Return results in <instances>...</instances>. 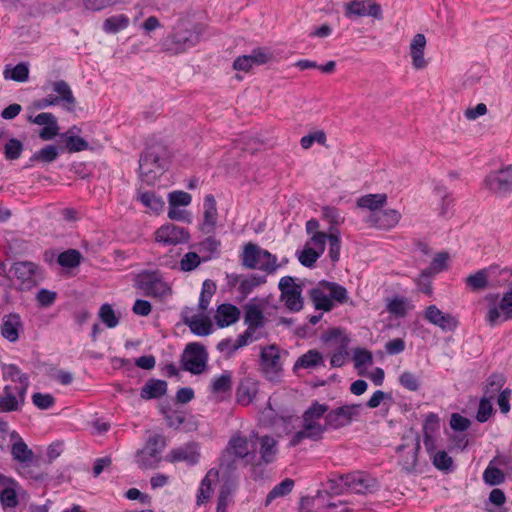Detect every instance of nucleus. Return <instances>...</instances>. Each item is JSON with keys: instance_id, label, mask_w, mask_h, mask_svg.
Instances as JSON below:
<instances>
[{"instance_id": "1", "label": "nucleus", "mask_w": 512, "mask_h": 512, "mask_svg": "<svg viewBox=\"0 0 512 512\" xmlns=\"http://www.w3.org/2000/svg\"><path fill=\"white\" fill-rule=\"evenodd\" d=\"M202 28L189 19H178L171 32L160 42V50L170 56H177L195 47L201 40Z\"/></svg>"}, {"instance_id": "2", "label": "nucleus", "mask_w": 512, "mask_h": 512, "mask_svg": "<svg viewBox=\"0 0 512 512\" xmlns=\"http://www.w3.org/2000/svg\"><path fill=\"white\" fill-rule=\"evenodd\" d=\"M258 435L252 432L249 436L237 431L233 433L220 457V466L227 470H235L236 461L241 460L245 465L255 464L257 458Z\"/></svg>"}, {"instance_id": "3", "label": "nucleus", "mask_w": 512, "mask_h": 512, "mask_svg": "<svg viewBox=\"0 0 512 512\" xmlns=\"http://www.w3.org/2000/svg\"><path fill=\"white\" fill-rule=\"evenodd\" d=\"M240 258L245 268L258 269L267 274H273L280 266L275 255L251 242L244 245Z\"/></svg>"}, {"instance_id": "4", "label": "nucleus", "mask_w": 512, "mask_h": 512, "mask_svg": "<svg viewBox=\"0 0 512 512\" xmlns=\"http://www.w3.org/2000/svg\"><path fill=\"white\" fill-rule=\"evenodd\" d=\"M165 167L164 149L159 145L147 148L139 159L140 177L148 185L163 174Z\"/></svg>"}, {"instance_id": "5", "label": "nucleus", "mask_w": 512, "mask_h": 512, "mask_svg": "<svg viewBox=\"0 0 512 512\" xmlns=\"http://www.w3.org/2000/svg\"><path fill=\"white\" fill-rule=\"evenodd\" d=\"M420 437L417 433L409 432L402 438V443L397 447L398 465L406 474H415L419 472V451Z\"/></svg>"}, {"instance_id": "6", "label": "nucleus", "mask_w": 512, "mask_h": 512, "mask_svg": "<svg viewBox=\"0 0 512 512\" xmlns=\"http://www.w3.org/2000/svg\"><path fill=\"white\" fill-rule=\"evenodd\" d=\"M9 273L17 282L21 291H28L37 285L41 278L39 267L30 261H18L12 264Z\"/></svg>"}, {"instance_id": "7", "label": "nucleus", "mask_w": 512, "mask_h": 512, "mask_svg": "<svg viewBox=\"0 0 512 512\" xmlns=\"http://www.w3.org/2000/svg\"><path fill=\"white\" fill-rule=\"evenodd\" d=\"M137 287L144 295L149 297L163 298L171 294L170 286L156 272H142L136 279Z\"/></svg>"}, {"instance_id": "8", "label": "nucleus", "mask_w": 512, "mask_h": 512, "mask_svg": "<svg viewBox=\"0 0 512 512\" xmlns=\"http://www.w3.org/2000/svg\"><path fill=\"white\" fill-rule=\"evenodd\" d=\"M280 299L291 312H299L303 308L302 286L295 283L291 276H284L278 283Z\"/></svg>"}, {"instance_id": "9", "label": "nucleus", "mask_w": 512, "mask_h": 512, "mask_svg": "<svg viewBox=\"0 0 512 512\" xmlns=\"http://www.w3.org/2000/svg\"><path fill=\"white\" fill-rule=\"evenodd\" d=\"M260 365L262 372L269 381L277 382L280 380L283 366L280 349L275 344L261 349Z\"/></svg>"}, {"instance_id": "10", "label": "nucleus", "mask_w": 512, "mask_h": 512, "mask_svg": "<svg viewBox=\"0 0 512 512\" xmlns=\"http://www.w3.org/2000/svg\"><path fill=\"white\" fill-rule=\"evenodd\" d=\"M483 185L497 196H506L512 192V165L490 172Z\"/></svg>"}, {"instance_id": "11", "label": "nucleus", "mask_w": 512, "mask_h": 512, "mask_svg": "<svg viewBox=\"0 0 512 512\" xmlns=\"http://www.w3.org/2000/svg\"><path fill=\"white\" fill-rule=\"evenodd\" d=\"M208 354L200 343H190L186 346L182 355V365L185 371L192 374H201L207 366Z\"/></svg>"}, {"instance_id": "12", "label": "nucleus", "mask_w": 512, "mask_h": 512, "mask_svg": "<svg viewBox=\"0 0 512 512\" xmlns=\"http://www.w3.org/2000/svg\"><path fill=\"white\" fill-rule=\"evenodd\" d=\"M361 409V404H351L331 410L325 416L326 426L331 429H339L348 426L353 420L359 417Z\"/></svg>"}, {"instance_id": "13", "label": "nucleus", "mask_w": 512, "mask_h": 512, "mask_svg": "<svg viewBox=\"0 0 512 512\" xmlns=\"http://www.w3.org/2000/svg\"><path fill=\"white\" fill-rule=\"evenodd\" d=\"M344 15L349 19L370 16L383 19L382 7L374 0H352L344 5Z\"/></svg>"}, {"instance_id": "14", "label": "nucleus", "mask_w": 512, "mask_h": 512, "mask_svg": "<svg viewBox=\"0 0 512 512\" xmlns=\"http://www.w3.org/2000/svg\"><path fill=\"white\" fill-rule=\"evenodd\" d=\"M166 446V440L162 435H153L149 437L145 448L138 453L139 466L142 468H151L159 462L158 455Z\"/></svg>"}, {"instance_id": "15", "label": "nucleus", "mask_w": 512, "mask_h": 512, "mask_svg": "<svg viewBox=\"0 0 512 512\" xmlns=\"http://www.w3.org/2000/svg\"><path fill=\"white\" fill-rule=\"evenodd\" d=\"M189 232L174 224H166L158 228L155 232V240L164 245H177L189 240Z\"/></svg>"}, {"instance_id": "16", "label": "nucleus", "mask_w": 512, "mask_h": 512, "mask_svg": "<svg viewBox=\"0 0 512 512\" xmlns=\"http://www.w3.org/2000/svg\"><path fill=\"white\" fill-rule=\"evenodd\" d=\"M427 40L424 34L417 33L413 36L409 44V56L411 65L415 70H423L427 68L429 62L425 57V49Z\"/></svg>"}, {"instance_id": "17", "label": "nucleus", "mask_w": 512, "mask_h": 512, "mask_svg": "<svg viewBox=\"0 0 512 512\" xmlns=\"http://www.w3.org/2000/svg\"><path fill=\"white\" fill-rule=\"evenodd\" d=\"M424 319L443 331H452L457 327V320L448 313H443L436 305H429L424 311Z\"/></svg>"}, {"instance_id": "18", "label": "nucleus", "mask_w": 512, "mask_h": 512, "mask_svg": "<svg viewBox=\"0 0 512 512\" xmlns=\"http://www.w3.org/2000/svg\"><path fill=\"white\" fill-rule=\"evenodd\" d=\"M328 427L325 425H321L316 421H307V419L303 418V427L301 430L296 432L291 441V446H296L301 443L304 439H311L313 441H318L322 439L324 432Z\"/></svg>"}, {"instance_id": "19", "label": "nucleus", "mask_w": 512, "mask_h": 512, "mask_svg": "<svg viewBox=\"0 0 512 512\" xmlns=\"http://www.w3.org/2000/svg\"><path fill=\"white\" fill-rule=\"evenodd\" d=\"M341 479L344 480L345 485L351 491L359 494L371 492L377 487V482L374 478L361 472L346 475L341 477Z\"/></svg>"}, {"instance_id": "20", "label": "nucleus", "mask_w": 512, "mask_h": 512, "mask_svg": "<svg viewBox=\"0 0 512 512\" xmlns=\"http://www.w3.org/2000/svg\"><path fill=\"white\" fill-rule=\"evenodd\" d=\"M339 339V344L333 351L330 357V365L333 368H339L345 365L348 358V345L350 340L347 336L343 335L342 332L338 329H333L327 340Z\"/></svg>"}, {"instance_id": "21", "label": "nucleus", "mask_w": 512, "mask_h": 512, "mask_svg": "<svg viewBox=\"0 0 512 512\" xmlns=\"http://www.w3.org/2000/svg\"><path fill=\"white\" fill-rule=\"evenodd\" d=\"M325 366V358L323 353L317 349H310L300 355L293 365V371L297 373L299 370H316Z\"/></svg>"}, {"instance_id": "22", "label": "nucleus", "mask_w": 512, "mask_h": 512, "mask_svg": "<svg viewBox=\"0 0 512 512\" xmlns=\"http://www.w3.org/2000/svg\"><path fill=\"white\" fill-rule=\"evenodd\" d=\"M25 396L17 394L16 388L11 385H6L0 396V410L2 412L17 411L25 401Z\"/></svg>"}, {"instance_id": "23", "label": "nucleus", "mask_w": 512, "mask_h": 512, "mask_svg": "<svg viewBox=\"0 0 512 512\" xmlns=\"http://www.w3.org/2000/svg\"><path fill=\"white\" fill-rule=\"evenodd\" d=\"M3 378L12 382H18L19 387H15L17 394L21 396L26 395L29 387V377L27 374L22 373L20 368L15 364H4L2 366Z\"/></svg>"}, {"instance_id": "24", "label": "nucleus", "mask_w": 512, "mask_h": 512, "mask_svg": "<svg viewBox=\"0 0 512 512\" xmlns=\"http://www.w3.org/2000/svg\"><path fill=\"white\" fill-rule=\"evenodd\" d=\"M52 90L56 94L54 98L58 101V105L62 104L68 111H72L76 104L71 87L64 80L55 81L52 84Z\"/></svg>"}, {"instance_id": "25", "label": "nucleus", "mask_w": 512, "mask_h": 512, "mask_svg": "<svg viewBox=\"0 0 512 512\" xmlns=\"http://www.w3.org/2000/svg\"><path fill=\"white\" fill-rule=\"evenodd\" d=\"M258 392V381L250 376L243 378L237 388L236 398L238 403L246 406L255 398Z\"/></svg>"}, {"instance_id": "26", "label": "nucleus", "mask_w": 512, "mask_h": 512, "mask_svg": "<svg viewBox=\"0 0 512 512\" xmlns=\"http://www.w3.org/2000/svg\"><path fill=\"white\" fill-rule=\"evenodd\" d=\"M22 329L21 317L17 313L5 315L2 319L1 334L10 342H16Z\"/></svg>"}, {"instance_id": "27", "label": "nucleus", "mask_w": 512, "mask_h": 512, "mask_svg": "<svg viewBox=\"0 0 512 512\" xmlns=\"http://www.w3.org/2000/svg\"><path fill=\"white\" fill-rule=\"evenodd\" d=\"M240 310L235 305L224 303L218 306L215 320L219 327H227L234 324L240 318Z\"/></svg>"}, {"instance_id": "28", "label": "nucleus", "mask_w": 512, "mask_h": 512, "mask_svg": "<svg viewBox=\"0 0 512 512\" xmlns=\"http://www.w3.org/2000/svg\"><path fill=\"white\" fill-rule=\"evenodd\" d=\"M11 439L15 440L11 447V454L13 459L20 463H31L34 459L33 451L27 446V444L16 432L11 433Z\"/></svg>"}, {"instance_id": "29", "label": "nucleus", "mask_w": 512, "mask_h": 512, "mask_svg": "<svg viewBox=\"0 0 512 512\" xmlns=\"http://www.w3.org/2000/svg\"><path fill=\"white\" fill-rule=\"evenodd\" d=\"M200 454L195 446L187 445L172 450L166 457L169 462H186L189 465H195L199 461Z\"/></svg>"}, {"instance_id": "30", "label": "nucleus", "mask_w": 512, "mask_h": 512, "mask_svg": "<svg viewBox=\"0 0 512 512\" xmlns=\"http://www.w3.org/2000/svg\"><path fill=\"white\" fill-rule=\"evenodd\" d=\"M414 306L410 300L403 296H393L386 299V310L396 318H405Z\"/></svg>"}, {"instance_id": "31", "label": "nucleus", "mask_w": 512, "mask_h": 512, "mask_svg": "<svg viewBox=\"0 0 512 512\" xmlns=\"http://www.w3.org/2000/svg\"><path fill=\"white\" fill-rule=\"evenodd\" d=\"M370 219L378 228L390 229L399 223L401 214L395 209H387L373 213Z\"/></svg>"}, {"instance_id": "32", "label": "nucleus", "mask_w": 512, "mask_h": 512, "mask_svg": "<svg viewBox=\"0 0 512 512\" xmlns=\"http://www.w3.org/2000/svg\"><path fill=\"white\" fill-rule=\"evenodd\" d=\"M217 215L216 200L213 195L209 194L204 199L203 231L209 233L214 229L217 222Z\"/></svg>"}, {"instance_id": "33", "label": "nucleus", "mask_w": 512, "mask_h": 512, "mask_svg": "<svg viewBox=\"0 0 512 512\" xmlns=\"http://www.w3.org/2000/svg\"><path fill=\"white\" fill-rule=\"evenodd\" d=\"M327 290L322 287L321 282L318 287L310 290L311 300L317 310L330 311L334 307V303L330 298V294H327Z\"/></svg>"}, {"instance_id": "34", "label": "nucleus", "mask_w": 512, "mask_h": 512, "mask_svg": "<svg viewBox=\"0 0 512 512\" xmlns=\"http://www.w3.org/2000/svg\"><path fill=\"white\" fill-rule=\"evenodd\" d=\"M167 391V383L164 380L149 379L141 388L140 396L143 399H153L163 396Z\"/></svg>"}, {"instance_id": "35", "label": "nucleus", "mask_w": 512, "mask_h": 512, "mask_svg": "<svg viewBox=\"0 0 512 512\" xmlns=\"http://www.w3.org/2000/svg\"><path fill=\"white\" fill-rule=\"evenodd\" d=\"M244 323L247 326L264 327L265 316L260 305L248 303L244 306Z\"/></svg>"}, {"instance_id": "36", "label": "nucleus", "mask_w": 512, "mask_h": 512, "mask_svg": "<svg viewBox=\"0 0 512 512\" xmlns=\"http://www.w3.org/2000/svg\"><path fill=\"white\" fill-rule=\"evenodd\" d=\"M218 478V471L210 469L200 483L197 494V505L206 503L212 494V481Z\"/></svg>"}, {"instance_id": "37", "label": "nucleus", "mask_w": 512, "mask_h": 512, "mask_svg": "<svg viewBox=\"0 0 512 512\" xmlns=\"http://www.w3.org/2000/svg\"><path fill=\"white\" fill-rule=\"evenodd\" d=\"M261 461L265 464L272 463L277 454V441L271 436H263L260 439Z\"/></svg>"}, {"instance_id": "38", "label": "nucleus", "mask_w": 512, "mask_h": 512, "mask_svg": "<svg viewBox=\"0 0 512 512\" xmlns=\"http://www.w3.org/2000/svg\"><path fill=\"white\" fill-rule=\"evenodd\" d=\"M3 77L6 80H13L15 82H26L29 79V66L24 62H21L14 67L6 65L3 71Z\"/></svg>"}, {"instance_id": "39", "label": "nucleus", "mask_w": 512, "mask_h": 512, "mask_svg": "<svg viewBox=\"0 0 512 512\" xmlns=\"http://www.w3.org/2000/svg\"><path fill=\"white\" fill-rule=\"evenodd\" d=\"M386 201V194H368L358 199L357 206L376 213L377 210L386 204Z\"/></svg>"}, {"instance_id": "40", "label": "nucleus", "mask_w": 512, "mask_h": 512, "mask_svg": "<svg viewBox=\"0 0 512 512\" xmlns=\"http://www.w3.org/2000/svg\"><path fill=\"white\" fill-rule=\"evenodd\" d=\"M235 491V484L226 481L221 485L217 498L216 512H226L227 507L232 503V495Z\"/></svg>"}, {"instance_id": "41", "label": "nucleus", "mask_w": 512, "mask_h": 512, "mask_svg": "<svg viewBox=\"0 0 512 512\" xmlns=\"http://www.w3.org/2000/svg\"><path fill=\"white\" fill-rule=\"evenodd\" d=\"M129 17L125 14L113 15L103 22V30L106 33L115 34L129 26Z\"/></svg>"}, {"instance_id": "42", "label": "nucleus", "mask_w": 512, "mask_h": 512, "mask_svg": "<svg viewBox=\"0 0 512 512\" xmlns=\"http://www.w3.org/2000/svg\"><path fill=\"white\" fill-rule=\"evenodd\" d=\"M184 323L198 336H207L212 332V324L208 319L193 316L191 318H185Z\"/></svg>"}, {"instance_id": "43", "label": "nucleus", "mask_w": 512, "mask_h": 512, "mask_svg": "<svg viewBox=\"0 0 512 512\" xmlns=\"http://www.w3.org/2000/svg\"><path fill=\"white\" fill-rule=\"evenodd\" d=\"M505 384V377L502 374H492L486 382L484 396L488 399H494L495 396L502 391Z\"/></svg>"}, {"instance_id": "44", "label": "nucleus", "mask_w": 512, "mask_h": 512, "mask_svg": "<svg viewBox=\"0 0 512 512\" xmlns=\"http://www.w3.org/2000/svg\"><path fill=\"white\" fill-rule=\"evenodd\" d=\"M495 460L496 457L490 462V464L483 473L484 481L491 486L500 485L505 481L504 472L499 468L493 466L494 463H497V461Z\"/></svg>"}, {"instance_id": "45", "label": "nucleus", "mask_w": 512, "mask_h": 512, "mask_svg": "<svg viewBox=\"0 0 512 512\" xmlns=\"http://www.w3.org/2000/svg\"><path fill=\"white\" fill-rule=\"evenodd\" d=\"M294 487V481L290 478L284 479L277 484L267 495L266 505H269L274 499L288 495Z\"/></svg>"}, {"instance_id": "46", "label": "nucleus", "mask_w": 512, "mask_h": 512, "mask_svg": "<svg viewBox=\"0 0 512 512\" xmlns=\"http://www.w3.org/2000/svg\"><path fill=\"white\" fill-rule=\"evenodd\" d=\"M59 155V149L54 145H48L44 148L40 149L36 153H34L30 161L31 162H41V163H51L57 159Z\"/></svg>"}, {"instance_id": "47", "label": "nucleus", "mask_w": 512, "mask_h": 512, "mask_svg": "<svg viewBox=\"0 0 512 512\" xmlns=\"http://www.w3.org/2000/svg\"><path fill=\"white\" fill-rule=\"evenodd\" d=\"M215 291L216 284L212 280L207 279L203 282L202 290L199 297V310H201L202 312L207 310Z\"/></svg>"}, {"instance_id": "48", "label": "nucleus", "mask_w": 512, "mask_h": 512, "mask_svg": "<svg viewBox=\"0 0 512 512\" xmlns=\"http://www.w3.org/2000/svg\"><path fill=\"white\" fill-rule=\"evenodd\" d=\"M321 285L328 291L332 301L335 300L339 303H344L347 301V290L343 286L328 281H322Z\"/></svg>"}, {"instance_id": "49", "label": "nucleus", "mask_w": 512, "mask_h": 512, "mask_svg": "<svg viewBox=\"0 0 512 512\" xmlns=\"http://www.w3.org/2000/svg\"><path fill=\"white\" fill-rule=\"evenodd\" d=\"M232 387V376L230 372L225 371L212 380L211 389L213 393L229 392Z\"/></svg>"}, {"instance_id": "50", "label": "nucleus", "mask_w": 512, "mask_h": 512, "mask_svg": "<svg viewBox=\"0 0 512 512\" xmlns=\"http://www.w3.org/2000/svg\"><path fill=\"white\" fill-rule=\"evenodd\" d=\"M138 199L144 206L156 213L160 212L165 204L161 197L151 192L141 193Z\"/></svg>"}, {"instance_id": "51", "label": "nucleus", "mask_w": 512, "mask_h": 512, "mask_svg": "<svg viewBox=\"0 0 512 512\" xmlns=\"http://www.w3.org/2000/svg\"><path fill=\"white\" fill-rule=\"evenodd\" d=\"M328 241H329V256L333 262H337L340 257V249H341L340 233L337 229H334L333 227L330 228Z\"/></svg>"}, {"instance_id": "52", "label": "nucleus", "mask_w": 512, "mask_h": 512, "mask_svg": "<svg viewBox=\"0 0 512 512\" xmlns=\"http://www.w3.org/2000/svg\"><path fill=\"white\" fill-rule=\"evenodd\" d=\"M81 253L78 250L70 249L58 256V263L67 268H74L80 264Z\"/></svg>"}, {"instance_id": "53", "label": "nucleus", "mask_w": 512, "mask_h": 512, "mask_svg": "<svg viewBox=\"0 0 512 512\" xmlns=\"http://www.w3.org/2000/svg\"><path fill=\"white\" fill-rule=\"evenodd\" d=\"M22 151L23 143L16 138H11L4 144V155L9 161L18 159Z\"/></svg>"}, {"instance_id": "54", "label": "nucleus", "mask_w": 512, "mask_h": 512, "mask_svg": "<svg viewBox=\"0 0 512 512\" xmlns=\"http://www.w3.org/2000/svg\"><path fill=\"white\" fill-rule=\"evenodd\" d=\"M98 315L100 320L108 328H114L119 324V318L116 316L112 306L108 303H105L100 307Z\"/></svg>"}, {"instance_id": "55", "label": "nucleus", "mask_w": 512, "mask_h": 512, "mask_svg": "<svg viewBox=\"0 0 512 512\" xmlns=\"http://www.w3.org/2000/svg\"><path fill=\"white\" fill-rule=\"evenodd\" d=\"M322 254L309 245L297 253L299 262L305 267H312Z\"/></svg>"}, {"instance_id": "56", "label": "nucleus", "mask_w": 512, "mask_h": 512, "mask_svg": "<svg viewBox=\"0 0 512 512\" xmlns=\"http://www.w3.org/2000/svg\"><path fill=\"white\" fill-rule=\"evenodd\" d=\"M394 402L392 394L377 390L373 393L371 398L367 401V407L374 409L380 406L381 403L390 406Z\"/></svg>"}, {"instance_id": "57", "label": "nucleus", "mask_w": 512, "mask_h": 512, "mask_svg": "<svg viewBox=\"0 0 512 512\" xmlns=\"http://www.w3.org/2000/svg\"><path fill=\"white\" fill-rule=\"evenodd\" d=\"M266 282L265 276L250 275L240 282L239 290L242 294H249L255 287Z\"/></svg>"}, {"instance_id": "58", "label": "nucleus", "mask_w": 512, "mask_h": 512, "mask_svg": "<svg viewBox=\"0 0 512 512\" xmlns=\"http://www.w3.org/2000/svg\"><path fill=\"white\" fill-rule=\"evenodd\" d=\"M253 66H259L270 62L273 54L267 48H255L249 54Z\"/></svg>"}, {"instance_id": "59", "label": "nucleus", "mask_w": 512, "mask_h": 512, "mask_svg": "<svg viewBox=\"0 0 512 512\" xmlns=\"http://www.w3.org/2000/svg\"><path fill=\"white\" fill-rule=\"evenodd\" d=\"M63 136L65 137L66 149L70 153L86 150L89 146L88 142L81 137L68 135V133Z\"/></svg>"}, {"instance_id": "60", "label": "nucleus", "mask_w": 512, "mask_h": 512, "mask_svg": "<svg viewBox=\"0 0 512 512\" xmlns=\"http://www.w3.org/2000/svg\"><path fill=\"white\" fill-rule=\"evenodd\" d=\"M433 465L441 471H450L453 459L445 451L436 452L432 456Z\"/></svg>"}, {"instance_id": "61", "label": "nucleus", "mask_w": 512, "mask_h": 512, "mask_svg": "<svg viewBox=\"0 0 512 512\" xmlns=\"http://www.w3.org/2000/svg\"><path fill=\"white\" fill-rule=\"evenodd\" d=\"M327 410V405L315 402L304 412L303 418L307 419V421L312 420L318 422V420L324 416Z\"/></svg>"}, {"instance_id": "62", "label": "nucleus", "mask_w": 512, "mask_h": 512, "mask_svg": "<svg viewBox=\"0 0 512 512\" xmlns=\"http://www.w3.org/2000/svg\"><path fill=\"white\" fill-rule=\"evenodd\" d=\"M353 361L355 368L360 369L363 366L372 365L373 357L367 349L356 348L353 354Z\"/></svg>"}, {"instance_id": "63", "label": "nucleus", "mask_w": 512, "mask_h": 512, "mask_svg": "<svg viewBox=\"0 0 512 512\" xmlns=\"http://www.w3.org/2000/svg\"><path fill=\"white\" fill-rule=\"evenodd\" d=\"M191 201V195L184 191H173L168 194L169 206H188Z\"/></svg>"}, {"instance_id": "64", "label": "nucleus", "mask_w": 512, "mask_h": 512, "mask_svg": "<svg viewBox=\"0 0 512 512\" xmlns=\"http://www.w3.org/2000/svg\"><path fill=\"white\" fill-rule=\"evenodd\" d=\"M200 263L201 259L196 252H188L180 261V269L184 272H190L196 269Z\"/></svg>"}]
</instances>
